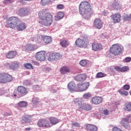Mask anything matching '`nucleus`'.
<instances>
[{
	"instance_id": "f257e3e1",
	"label": "nucleus",
	"mask_w": 131,
	"mask_h": 131,
	"mask_svg": "<svg viewBox=\"0 0 131 131\" xmlns=\"http://www.w3.org/2000/svg\"><path fill=\"white\" fill-rule=\"evenodd\" d=\"M19 18L17 16H11L7 18L5 26L7 28L15 29L16 28L18 31H22L26 29V24L25 23H21L18 25Z\"/></svg>"
},
{
	"instance_id": "f03ea898",
	"label": "nucleus",
	"mask_w": 131,
	"mask_h": 131,
	"mask_svg": "<svg viewBox=\"0 0 131 131\" xmlns=\"http://www.w3.org/2000/svg\"><path fill=\"white\" fill-rule=\"evenodd\" d=\"M38 22L44 26H50L53 23V15L50 12H47L44 9L38 13Z\"/></svg>"
},
{
	"instance_id": "7ed1b4c3",
	"label": "nucleus",
	"mask_w": 131,
	"mask_h": 131,
	"mask_svg": "<svg viewBox=\"0 0 131 131\" xmlns=\"http://www.w3.org/2000/svg\"><path fill=\"white\" fill-rule=\"evenodd\" d=\"M91 4L88 1H85L79 5V13L85 18H89L94 14V10L92 9Z\"/></svg>"
},
{
	"instance_id": "20e7f679",
	"label": "nucleus",
	"mask_w": 131,
	"mask_h": 131,
	"mask_svg": "<svg viewBox=\"0 0 131 131\" xmlns=\"http://www.w3.org/2000/svg\"><path fill=\"white\" fill-rule=\"evenodd\" d=\"M75 43L78 48H88L89 43H90V40L88 37L84 36L82 39L80 38L77 39Z\"/></svg>"
},
{
	"instance_id": "39448f33",
	"label": "nucleus",
	"mask_w": 131,
	"mask_h": 131,
	"mask_svg": "<svg viewBox=\"0 0 131 131\" xmlns=\"http://www.w3.org/2000/svg\"><path fill=\"white\" fill-rule=\"evenodd\" d=\"M13 80L12 75L5 72L0 73V83H8Z\"/></svg>"
},
{
	"instance_id": "423d86ee",
	"label": "nucleus",
	"mask_w": 131,
	"mask_h": 131,
	"mask_svg": "<svg viewBox=\"0 0 131 131\" xmlns=\"http://www.w3.org/2000/svg\"><path fill=\"white\" fill-rule=\"evenodd\" d=\"M110 52L115 56H118L122 53V49L117 44H114L111 47Z\"/></svg>"
},
{
	"instance_id": "0eeeda50",
	"label": "nucleus",
	"mask_w": 131,
	"mask_h": 131,
	"mask_svg": "<svg viewBox=\"0 0 131 131\" xmlns=\"http://www.w3.org/2000/svg\"><path fill=\"white\" fill-rule=\"evenodd\" d=\"M37 124L39 127H43L44 128H50V127H52V125H51L50 121L46 119H39Z\"/></svg>"
},
{
	"instance_id": "6e6552de",
	"label": "nucleus",
	"mask_w": 131,
	"mask_h": 131,
	"mask_svg": "<svg viewBox=\"0 0 131 131\" xmlns=\"http://www.w3.org/2000/svg\"><path fill=\"white\" fill-rule=\"evenodd\" d=\"M90 86V82L79 83L77 84L78 92H83L86 91Z\"/></svg>"
},
{
	"instance_id": "1a4fd4ad",
	"label": "nucleus",
	"mask_w": 131,
	"mask_h": 131,
	"mask_svg": "<svg viewBox=\"0 0 131 131\" xmlns=\"http://www.w3.org/2000/svg\"><path fill=\"white\" fill-rule=\"evenodd\" d=\"M35 58L37 61H45L46 60V52L44 51L37 52L35 55Z\"/></svg>"
},
{
	"instance_id": "9d476101",
	"label": "nucleus",
	"mask_w": 131,
	"mask_h": 131,
	"mask_svg": "<svg viewBox=\"0 0 131 131\" xmlns=\"http://www.w3.org/2000/svg\"><path fill=\"white\" fill-rule=\"evenodd\" d=\"M104 23L100 18H96L93 22V27L97 29H102Z\"/></svg>"
},
{
	"instance_id": "9b49d317",
	"label": "nucleus",
	"mask_w": 131,
	"mask_h": 131,
	"mask_svg": "<svg viewBox=\"0 0 131 131\" xmlns=\"http://www.w3.org/2000/svg\"><path fill=\"white\" fill-rule=\"evenodd\" d=\"M37 40L39 41V38H41L42 40H43L45 43L46 45H49V43H51L52 42V37L49 36H40L37 37Z\"/></svg>"
},
{
	"instance_id": "f8f14e48",
	"label": "nucleus",
	"mask_w": 131,
	"mask_h": 131,
	"mask_svg": "<svg viewBox=\"0 0 131 131\" xmlns=\"http://www.w3.org/2000/svg\"><path fill=\"white\" fill-rule=\"evenodd\" d=\"M68 89L70 92H78V87L76 86L75 83L70 82L68 84Z\"/></svg>"
},
{
	"instance_id": "ddd939ff",
	"label": "nucleus",
	"mask_w": 131,
	"mask_h": 131,
	"mask_svg": "<svg viewBox=\"0 0 131 131\" xmlns=\"http://www.w3.org/2000/svg\"><path fill=\"white\" fill-rule=\"evenodd\" d=\"M30 10L27 8H20L18 11V14L19 16H27L29 14Z\"/></svg>"
},
{
	"instance_id": "4468645a",
	"label": "nucleus",
	"mask_w": 131,
	"mask_h": 131,
	"mask_svg": "<svg viewBox=\"0 0 131 131\" xmlns=\"http://www.w3.org/2000/svg\"><path fill=\"white\" fill-rule=\"evenodd\" d=\"M92 102L94 105H99L103 102V98L100 96H95L92 98Z\"/></svg>"
},
{
	"instance_id": "2eb2a0df",
	"label": "nucleus",
	"mask_w": 131,
	"mask_h": 131,
	"mask_svg": "<svg viewBox=\"0 0 131 131\" xmlns=\"http://www.w3.org/2000/svg\"><path fill=\"white\" fill-rule=\"evenodd\" d=\"M92 47L93 51H95V52H98V51H101L103 49V46L101 43L94 42L92 45Z\"/></svg>"
},
{
	"instance_id": "dca6fc26",
	"label": "nucleus",
	"mask_w": 131,
	"mask_h": 131,
	"mask_svg": "<svg viewBox=\"0 0 131 131\" xmlns=\"http://www.w3.org/2000/svg\"><path fill=\"white\" fill-rule=\"evenodd\" d=\"M16 51L11 50L6 54V57L7 59H14L17 55Z\"/></svg>"
},
{
	"instance_id": "f3484780",
	"label": "nucleus",
	"mask_w": 131,
	"mask_h": 131,
	"mask_svg": "<svg viewBox=\"0 0 131 131\" xmlns=\"http://www.w3.org/2000/svg\"><path fill=\"white\" fill-rule=\"evenodd\" d=\"M114 69H115L116 71H118V72H125L129 70L128 67L126 66L121 67L120 66H117L114 67Z\"/></svg>"
},
{
	"instance_id": "a211bd4d",
	"label": "nucleus",
	"mask_w": 131,
	"mask_h": 131,
	"mask_svg": "<svg viewBox=\"0 0 131 131\" xmlns=\"http://www.w3.org/2000/svg\"><path fill=\"white\" fill-rule=\"evenodd\" d=\"M17 91L18 93L21 94V95H24V96L28 94V92H27V89H26V88L23 86H18L17 88Z\"/></svg>"
},
{
	"instance_id": "6ab92c4d",
	"label": "nucleus",
	"mask_w": 131,
	"mask_h": 131,
	"mask_svg": "<svg viewBox=\"0 0 131 131\" xmlns=\"http://www.w3.org/2000/svg\"><path fill=\"white\" fill-rule=\"evenodd\" d=\"M121 18V15L119 13L113 14L112 15V18L113 20L114 23H118L120 22Z\"/></svg>"
},
{
	"instance_id": "aec40b11",
	"label": "nucleus",
	"mask_w": 131,
	"mask_h": 131,
	"mask_svg": "<svg viewBox=\"0 0 131 131\" xmlns=\"http://www.w3.org/2000/svg\"><path fill=\"white\" fill-rule=\"evenodd\" d=\"M84 102V99L83 98H75L74 99V103L75 105H78L79 110H80L81 106H82Z\"/></svg>"
},
{
	"instance_id": "412c9836",
	"label": "nucleus",
	"mask_w": 131,
	"mask_h": 131,
	"mask_svg": "<svg viewBox=\"0 0 131 131\" xmlns=\"http://www.w3.org/2000/svg\"><path fill=\"white\" fill-rule=\"evenodd\" d=\"M87 76L84 74H81L77 75L75 77V79L77 81H83L86 79Z\"/></svg>"
},
{
	"instance_id": "4be33fe9",
	"label": "nucleus",
	"mask_w": 131,
	"mask_h": 131,
	"mask_svg": "<svg viewBox=\"0 0 131 131\" xmlns=\"http://www.w3.org/2000/svg\"><path fill=\"white\" fill-rule=\"evenodd\" d=\"M92 105L90 104H86L85 103H83L82 105L80 106V110H86V111H90L92 109Z\"/></svg>"
},
{
	"instance_id": "5701e85b",
	"label": "nucleus",
	"mask_w": 131,
	"mask_h": 131,
	"mask_svg": "<svg viewBox=\"0 0 131 131\" xmlns=\"http://www.w3.org/2000/svg\"><path fill=\"white\" fill-rule=\"evenodd\" d=\"M32 120V116L31 115H25L23 117V123H30Z\"/></svg>"
},
{
	"instance_id": "b1692460",
	"label": "nucleus",
	"mask_w": 131,
	"mask_h": 131,
	"mask_svg": "<svg viewBox=\"0 0 131 131\" xmlns=\"http://www.w3.org/2000/svg\"><path fill=\"white\" fill-rule=\"evenodd\" d=\"M49 122L50 124H53V125H55L57 124V123H59L60 121H59L58 119L55 117H50L49 118Z\"/></svg>"
},
{
	"instance_id": "393cba45",
	"label": "nucleus",
	"mask_w": 131,
	"mask_h": 131,
	"mask_svg": "<svg viewBox=\"0 0 131 131\" xmlns=\"http://www.w3.org/2000/svg\"><path fill=\"white\" fill-rule=\"evenodd\" d=\"M86 129L88 131H97L98 127L95 125L88 124L86 125Z\"/></svg>"
},
{
	"instance_id": "a878e982",
	"label": "nucleus",
	"mask_w": 131,
	"mask_h": 131,
	"mask_svg": "<svg viewBox=\"0 0 131 131\" xmlns=\"http://www.w3.org/2000/svg\"><path fill=\"white\" fill-rule=\"evenodd\" d=\"M8 66L10 69H12V70H15V69H17V68L19 67V64H18V62L16 61H14L13 62H11V63H9Z\"/></svg>"
},
{
	"instance_id": "bb28decb",
	"label": "nucleus",
	"mask_w": 131,
	"mask_h": 131,
	"mask_svg": "<svg viewBox=\"0 0 131 131\" xmlns=\"http://www.w3.org/2000/svg\"><path fill=\"white\" fill-rule=\"evenodd\" d=\"M112 8H113L114 10H120V9H121V5H120L118 2L115 1L113 2V4L112 5Z\"/></svg>"
},
{
	"instance_id": "cd10ccee",
	"label": "nucleus",
	"mask_w": 131,
	"mask_h": 131,
	"mask_svg": "<svg viewBox=\"0 0 131 131\" xmlns=\"http://www.w3.org/2000/svg\"><path fill=\"white\" fill-rule=\"evenodd\" d=\"M128 122V120H127V119H126V118H124L122 119L121 121V124L122 125V126H123V127L126 128L129 126Z\"/></svg>"
},
{
	"instance_id": "c85d7f7f",
	"label": "nucleus",
	"mask_w": 131,
	"mask_h": 131,
	"mask_svg": "<svg viewBox=\"0 0 131 131\" xmlns=\"http://www.w3.org/2000/svg\"><path fill=\"white\" fill-rule=\"evenodd\" d=\"M64 17V12H59L57 13V15L55 16L54 20L55 21H59V20H61Z\"/></svg>"
},
{
	"instance_id": "c756f323",
	"label": "nucleus",
	"mask_w": 131,
	"mask_h": 131,
	"mask_svg": "<svg viewBox=\"0 0 131 131\" xmlns=\"http://www.w3.org/2000/svg\"><path fill=\"white\" fill-rule=\"evenodd\" d=\"M60 72L62 74H66V73L70 72V69L68 67L64 66L60 69Z\"/></svg>"
},
{
	"instance_id": "7c9ffc66",
	"label": "nucleus",
	"mask_w": 131,
	"mask_h": 131,
	"mask_svg": "<svg viewBox=\"0 0 131 131\" xmlns=\"http://www.w3.org/2000/svg\"><path fill=\"white\" fill-rule=\"evenodd\" d=\"M124 110L131 112V102H126L124 105Z\"/></svg>"
},
{
	"instance_id": "2f4dec72",
	"label": "nucleus",
	"mask_w": 131,
	"mask_h": 131,
	"mask_svg": "<svg viewBox=\"0 0 131 131\" xmlns=\"http://www.w3.org/2000/svg\"><path fill=\"white\" fill-rule=\"evenodd\" d=\"M60 45L62 48H66L69 46V43L66 40L61 39L60 41Z\"/></svg>"
},
{
	"instance_id": "473e14b6",
	"label": "nucleus",
	"mask_w": 131,
	"mask_h": 131,
	"mask_svg": "<svg viewBox=\"0 0 131 131\" xmlns=\"http://www.w3.org/2000/svg\"><path fill=\"white\" fill-rule=\"evenodd\" d=\"M28 103L26 101H20L17 103V106L20 108L27 107Z\"/></svg>"
},
{
	"instance_id": "72a5a7b5",
	"label": "nucleus",
	"mask_w": 131,
	"mask_h": 131,
	"mask_svg": "<svg viewBox=\"0 0 131 131\" xmlns=\"http://www.w3.org/2000/svg\"><path fill=\"white\" fill-rule=\"evenodd\" d=\"M26 50L29 52L30 51H34V46L31 44H28L26 46Z\"/></svg>"
},
{
	"instance_id": "f704fd0d",
	"label": "nucleus",
	"mask_w": 131,
	"mask_h": 131,
	"mask_svg": "<svg viewBox=\"0 0 131 131\" xmlns=\"http://www.w3.org/2000/svg\"><path fill=\"white\" fill-rule=\"evenodd\" d=\"M106 74L102 72H98L96 74V78H102L103 77H105L106 76Z\"/></svg>"
},
{
	"instance_id": "c9c22d12",
	"label": "nucleus",
	"mask_w": 131,
	"mask_h": 131,
	"mask_svg": "<svg viewBox=\"0 0 131 131\" xmlns=\"http://www.w3.org/2000/svg\"><path fill=\"white\" fill-rule=\"evenodd\" d=\"M49 61H55L56 60V58L55 56V53H52L49 55L48 58Z\"/></svg>"
},
{
	"instance_id": "e433bc0d",
	"label": "nucleus",
	"mask_w": 131,
	"mask_h": 131,
	"mask_svg": "<svg viewBox=\"0 0 131 131\" xmlns=\"http://www.w3.org/2000/svg\"><path fill=\"white\" fill-rule=\"evenodd\" d=\"M119 93L122 96H128V92L127 91L122 90H120L119 91Z\"/></svg>"
},
{
	"instance_id": "4c0bfd02",
	"label": "nucleus",
	"mask_w": 131,
	"mask_h": 131,
	"mask_svg": "<svg viewBox=\"0 0 131 131\" xmlns=\"http://www.w3.org/2000/svg\"><path fill=\"white\" fill-rule=\"evenodd\" d=\"M92 97V94L90 93H85L83 95V98L84 99H86L87 100Z\"/></svg>"
},
{
	"instance_id": "58836bf2",
	"label": "nucleus",
	"mask_w": 131,
	"mask_h": 131,
	"mask_svg": "<svg viewBox=\"0 0 131 131\" xmlns=\"http://www.w3.org/2000/svg\"><path fill=\"white\" fill-rule=\"evenodd\" d=\"M54 56L55 57V60H60L62 58V55L60 54L59 53H55Z\"/></svg>"
},
{
	"instance_id": "ea45409f",
	"label": "nucleus",
	"mask_w": 131,
	"mask_h": 131,
	"mask_svg": "<svg viewBox=\"0 0 131 131\" xmlns=\"http://www.w3.org/2000/svg\"><path fill=\"white\" fill-rule=\"evenodd\" d=\"M79 64L81 65V66H86V65H88V61L84 59H82L80 61Z\"/></svg>"
},
{
	"instance_id": "a19ab883",
	"label": "nucleus",
	"mask_w": 131,
	"mask_h": 131,
	"mask_svg": "<svg viewBox=\"0 0 131 131\" xmlns=\"http://www.w3.org/2000/svg\"><path fill=\"white\" fill-rule=\"evenodd\" d=\"M24 67L27 69H33V67H32V64L31 63H26L24 64Z\"/></svg>"
},
{
	"instance_id": "79ce46f5",
	"label": "nucleus",
	"mask_w": 131,
	"mask_h": 131,
	"mask_svg": "<svg viewBox=\"0 0 131 131\" xmlns=\"http://www.w3.org/2000/svg\"><path fill=\"white\" fill-rule=\"evenodd\" d=\"M51 2V0H41V5L46 6L47 4H49Z\"/></svg>"
},
{
	"instance_id": "37998d69",
	"label": "nucleus",
	"mask_w": 131,
	"mask_h": 131,
	"mask_svg": "<svg viewBox=\"0 0 131 131\" xmlns=\"http://www.w3.org/2000/svg\"><path fill=\"white\" fill-rule=\"evenodd\" d=\"M130 19H131L130 14L129 15V16L125 15L123 17V20L124 21H128V20H130Z\"/></svg>"
},
{
	"instance_id": "c03bdc74",
	"label": "nucleus",
	"mask_w": 131,
	"mask_h": 131,
	"mask_svg": "<svg viewBox=\"0 0 131 131\" xmlns=\"http://www.w3.org/2000/svg\"><path fill=\"white\" fill-rule=\"evenodd\" d=\"M130 89V85L128 84H125L123 86V89L125 91H128Z\"/></svg>"
},
{
	"instance_id": "a18cd8bd",
	"label": "nucleus",
	"mask_w": 131,
	"mask_h": 131,
	"mask_svg": "<svg viewBox=\"0 0 131 131\" xmlns=\"http://www.w3.org/2000/svg\"><path fill=\"white\" fill-rule=\"evenodd\" d=\"M57 10H63L64 9V5L63 4H58L56 6Z\"/></svg>"
},
{
	"instance_id": "49530a36",
	"label": "nucleus",
	"mask_w": 131,
	"mask_h": 131,
	"mask_svg": "<svg viewBox=\"0 0 131 131\" xmlns=\"http://www.w3.org/2000/svg\"><path fill=\"white\" fill-rule=\"evenodd\" d=\"M32 103L33 104H34L35 105H36L37 103H38V98L34 97L33 98L32 100Z\"/></svg>"
},
{
	"instance_id": "de8ad7c7",
	"label": "nucleus",
	"mask_w": 131,
	"mask_h": 131,
	"mask_svg": "<svg viewBox=\"0 0 131 131\" xmlns=\"http://www.w3.org/2000/svg\"><path fill=\"white\" fill-rule=\"evenodd\" d=\"M124 60L125 61V62H126V63H128L129 62H130L131 61V57H126Z\"/></svg>"
},
{
	"instance_id": "09e8293b",
	"label": "nucleus",
	"mask_w": 131,
	"mask_h": 131,
	"mask_svg": "<svg viewBox=\"0 0 131 131\" xmlns=\"http://www.w3.org/2000/svg\"><path fill=\"white\" fill-rule=\"evenodd\" d=\"M72 126H78V127H79L80 125L78 122H75L74 123H72Z\"/></svg>"
},
{
	"instance_id": "8fccbe9b",
	"label": "nucleus",
	"mask_w": 131,
	"mask_h": 131,
	"mask_svg": "<svg viewBox=\"0 0 131 131\" xmlns=\"http://www.w3.org/2000/svg\"><path fill=\"white\" fill-rule=\"evenodd\" d=\"M30 1L31 0H19V3H20V4H22L23 5H24V4H25V1L27 2H30Z\"/></svg>"
},
{
	"instance_id": "3c124183",
	"label": "nucleus",
	"mask_w": 131,
	"mask_h": 131,
	"mask_svg": "<svg viewBox=\"0 0 131 131\" xmlns=\"http://www.w3.org/2000/svg\"><path fill=\"white\" fill-rule=\"evenodd\" d=\"M103 114L104 115H108L109 114V111L108 110H104L103 111Z\"/></svg>"
},
{
	"instance_id": "603ef678",
	"label": "nucleus",
	"mask_w": 131,
	"mask_h": 131,
	"mask_svg": "<svg viewBox=\"0 0 131 131\" xmlns=\"http://www.w3.org/2000/svg\"><path fill=\"white\" fill-rule=\"evenodd\" d=\"M129 122H131V115H128L126 118Z\"/></svg>"
},
{
	"instance_id": "864d4df0",
	"label": "nucleus",
	"mask_w": 131,
	"mask_h": 131,
	"mask_svg": "<svg viewBox=\"0 0 131 131\" xmlns=\"http://www.w3.org/2000/svg\"><path fill=\"white\" fill-rule=\"evenodd\" d=\"M5 4H10L11 3H13V0H5L4 1Z\"/></svg>"
},
{
	"instance_id": "5fc2aeb1",
	"label": "nucleus",
	"mask_w": 131,
	"mask_h": 131,
	"mask_svg": "<svg viewBox=\"0 0 131 131\" xmlns=\"http://www.w3.org/2000/svg\"><path fill=\"white\" fill-rule=\"evenodd\" d=\"M4 115V116H10L11 114H10L9 113H5Z\"/></svg>"
},
{
	"instance_id": "6e6d98bb",
	"label": "nucleus",
	"mask_w": 131,
	"mask_h": 131,
	"mask_svg": "<svg viewBox=\"0 0 131 131\" xmlns=\"http://www.w3.org/2000/svg\"><path fill=\"white\" fill-rule=\"evenodd\" d=\"M77 25H78V27H80L81 25H82V23L81 21H79L77 23Z\"/></svg>"
},
{
	"instance_id": "4d7b16f0",
	"label": "nucleus",
	"mask_w": 131,
	"mask_h": 131,
	"mask_svg": "<svg viewBox=\"0 0 131 131\" xmlns=\"http://www.w3.org/2000/svg\"><path fill=\"white\" fill-rule=\"evenodd\" d=\"M30 129H31L30 127H27L25 128V130H30Z\"/></svg>"
},
{
	"instance_id": "13d9d810",
	"label": "nucleus",
	"mask_w": 131,
	"mask_h": 131,
	"mask_svg": "<svg viewBox=\"0 0 131 131\" xmlns=\"http://www.w3.org/2000/svg\"><path fill=\"white\" fill-rule=\"evenodd\" d=\"M32 63H34V64H37V65H39V63L36 62V61H32Z\"/></svg>"
},
{
	"instance_id": "bf43d9fd",
	"label": "nucleus",
	"mask_w": 131,
	"mask_h": 131,
	"mask_svg": "<svg viewBox=\"0 0 131 131\" xmlns=\"http://www.w3.org/2000/svg\"><path fill=\"white\" fill-rule=\"evenodd\" d=\"M106 12H105V11H103V12H102V15H104V16H106Z\"/></svg>"
},
{
	"instance_id": "052dcab7",
	"label": "nucleus",
	"mask_w": 131,
	"mask_h": 131,
	"mask_svg": "<svg viewBox=\"0 0 131 131\" xmlns=\"http://www.w3.org/2000/svg\"><path fill=\"white\" fill-rule=\"evenodd\" d=\"M13 96H14V97H17V94L16 93H15V92H14V93L13 94Z\"/></svg>"
},
{
	"instance_id": "680f3d73",
	"label": "nucleus",
	"mask_w": 131,
	"mask_h": 131,
	"mask_svg": "<svg viewBox=\"0 0 131 131\" xmlns=\"http://www.w3.org/2000/svg\"><path fill=\"white\" fill-rule=\"evenodd\" d=\"M129 94H130V95L131 96V90L129 91Z\"/></svg>"
},
{
	"instance_id": "e2e57ef3",
	"label": "nucleus",
	"mask_w": 131,
	"mask_h": 131,
	"mask_svg": "<svg viewBox=\"0 0 131 131\" xmlns=\"http://www.w3.org/2000/svg\"><path fill=\"white\" fill-rule=\"evenodd\" d=\"M36 86H37V88H38V85H37Z\"/></svg>"
},
{
	"instance_id": "0e129e2a",
	"label": "nucleus",
	"mask_w": 131,
	"mask_h": 131,
	"mask_svg": "<svg viewBox=\"0 0 131 131\" xmlns=\"http://www.w3.org/2000/svg\"><path fill=\"white\" fill-rule=\"evenodd\" d=\"M0 96H2V94L0 93Z\"/></svg>"
},
{
	"instance_id": "69168bd1",
	"label": "nucleus",
	"mask_w": 131,
	"mask_h": 131,
	"mask_svg": "<svg viewBox=\"0 0 131 131\" xmlns=\"http://www.w3.org/2000/svg\"><path fill=\"white\" fill-rule=\"evenodd\" d=\"M34 89H35V87L34 86Z\"/></svg>"
},
{
	"instance_id": "338daca9",
	"label": "nucleus",
	"mask_w": 131,
	"mask_h": 131,
	"mask_svg": "<svg viewBox=\"0 0 131 131\" xmlns=\"http://www.w3.org/2000/svg\"><path fill=\"white\" fill-rule=\"evenodd\" d=\"M34 38H36V37L34 38Z\"/></svg>"
}]
</instances>
